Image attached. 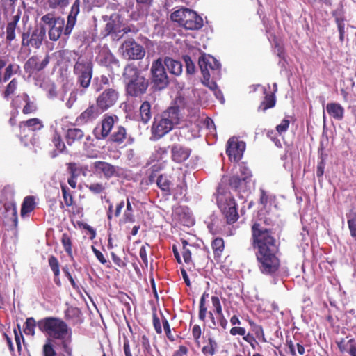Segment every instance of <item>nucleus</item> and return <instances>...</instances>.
Instances as JSON below:
<instances>
[{
  "label": "nucleus",
  "mask_w": 356,
  "mask_h": 356,
  "mask_svg": "<svg viewBox=\"0 0 356 356\" xmlns=\"http://www.w3.org/2000/svg\"><path fill=\"white\" fill-rule=\"evenodd\" d=\"M140 115L141 121L144 124H147L151 119V105L148 102L145 101L141 104L140 108Z\"/></svg>",
  "instance_id": "c85d7f7f"
},
{
  "label": "nucleus",
  "mask_w": 356,
  "mask_h": 356,
  "mask_svg": "<svg viewBox=\"0 0 356 356\" xmlns=\"http://www.w3.org/2000/svg\"><path fill=\"white\" fill-rule=\"evenodd\" d=\"M61 241L65 250L70 256H71L72 254V250L70 237L66 234H63Z\"/></svg>",
  "instance_id": "79ce46f5"
},
{
  "label": "nucleus",
  "mask_w": 356,
  "mask_h": 356,
  "mask_svg": "<svg viewBox=\"0 0 356 356\" xmlns=\"http://www.w3.org/2000/svg\"><path fill=\"white\" fill-rule=\"evenodd\" d=\"M74 73L83 88H88L92 76V64L90 58L79 56L74 67Z\"/></svg>",
  "instance_id": "423d86ee"
},
{
  "label": "nucleus",
  "mask_w": 356,
  "mask_h": 356,
  "mask_svg": "<svg viewBox=\"0 0 356 356\" xmlns=\"http://www.w3.org/2000/svg\"><path fill=\"white\" fill-rule=\"evenodd\" d=\"M185 100L184 98H183ZM184 115H187L190 118V121L194 123L195 128L193 130L192 136L195 137L198 136L200 129L201 127L202 119H200V110L197 108H188L186 106V101H184Z\"/></svg>",
  "instance_id": "f3484780"
},
{
  "label": "nucleus",
  "mask_w": 356,
  "mask_h": 356,
  "mask_svg": "<svg viewBox=\"0 0 356 356\" xmlns=\"http://www.w3.org/2000/svg\"><path fill=\"white\" fill-rule=\"evenodd\" d=\"M45 29L42 28L40 29L34 30L30 38L29 35L24 34L22 39V44L24 45H31L35 48H39L42 44V40L45 36Z\"/></svg>",
  "instance_id": "a211bd4d"
},
{
  "label": "nucleus",
  "mask_w": 356,
  "mask_h": 356,
  "mask_svg": "<svg viewBox=\"0 0 356 356\" xmlns=\"http://www.w3.org/2000/svg\"><path fill=\"white\" fill-rule=\"evenodd\" d=\"M68 170L71 177L77 178L80 175L81 169L76 163H69Z\"/></svg>",
  "instance_id": "864d4df0"
},
{
  "label": "nucleus",
  "mask_w": 356,
  "mask_h": 356,
  "mask_svg": "<svg viewBox=\"0 0 356 356\" xmlns=\"http://www.w3.org/2000/svg\"><path fill=\"white\" fill-rule=\"evenodd\" d=\"M245 149V143L244 142L232 138L227 142L226 152L231 161H238L242 158Z\"/></svg>",
  "instance_id": "ddd939ff"
},
{
  "label": "nucleus",
  "mask_w": 356,
  "mask_h": 356,
  "mask_svg": "<svg viewBox=\"0 0 356 356\" xmlns=\"http://www.w3.org/2000/svg\"><path fill=\"white\" fill-rule=\"evenodd\" d=\"M48 261L55 277H58L60 274L59 264L58 259L54 256H50L49 257Z\"/></svg>",
  "instance_id": "ea45409f"
},
{
  "label": "nucleus",
  "mask_w": 356,
  "mask_h": 356,
  "mask_svg": "<svg viewBox=\"0 0 356 356\" xmlns=\"http://www.w3.org/2000/svg\"><path fill=\"white\" fill-rule=\"evenodd\" d=\"M202 83L207 87H208L211 91H214L218 88V86L216 82L213 81H210V77H208L207 80H206L205 76H203Z\"/></svg>",
  "instance_id": "052dcab7"
},
{
  "label": "nucleus",
  "mask_w": 356,
  "mask_h": 356,
  "mask_svg": "<svg viewBox=\"0 0 356 356\" xmlns=\"http://www.w3.org/2000/svg\"><path fill=\"white\" fill-rule=\"evenodd\" d=\"M36 322L33 318H29L25 323L24 332L26 335L33 336L35 334V327Z\"/></svg>",
  "instance_id": "f704fd0d"
},
{
  "label": "nucleus",
  "mask_w": 356,
  "mask_h": 356,
  "mask_svg": "<svg viewBox=\"0 0 356 356\" xmlns=\"http://www.w3.org/2000/svg\"><path fill=\"white\" fill-rule=\"evenodd\" d=\"M15 333V339L16 342V345L17 346V350L20 353L22 350L21 340H23V336L21 333L20 330H19V333L16 330H14Z\"/></svg>",
  "instance_id": "0e129e2a"
},
{
  "label": "nucleus",
  "mask_w": 356,
  "mask_h": 356,
  "mask_svg": "<svg viewBox=\"0 0 356 356\" xmlns=\"http://www.w3.org/2000/svg\"><path fill=\"white\" fill-rule=\"evenodd\" d=\"M65 25V20L63 18L57 17L55 24H53L49 31V37L51 40H58L63 32V27Z\"/></svg>",
  "instance_id": "5701e85b"
},
{
  "label": "nucleus",
  "mask_w": 356,
  "mask_h": 356,
  "mask_svg": "<svg viewBox=\"0 0 356 356\" xmlns=\"http://www.w3.org/2000/svg\"><path fill=\"white\" fill-rule=\"evenodd\" d=\"M102 111L97 105H90L87 109L82 112L77 118L79 123H87L95 120Z\"/></svg>",
  "instance_id": "aec40b11"
},
{
  "label": "nucleus",
  "mask_w": 356,
  "mask_h": 356,
  "mask_svg": "<svg viewBox=\"0 0 356 356\" xmlns=\"http://www.w3.org/2000/svg\"><path fill=\"white\" fill-rule=\"evenodd\" d=\"M172 160L177 163L186 161L190 156L191 150L179 145H175L171 148Z\"/></svg>",
  "instance_id": "412c9836"
},
{
  "label": "nucleus",
  "mask_w": 356,
  "mask_h": 356,
  "mask_svg": "<svg viewBox=\"0 0 356 356\" xmlns=\"http://www.w3.org/2000/svg\"><path fill=\"white\" fill-rule=\"evenodd\" d=\"M184 100L179 97L175 100L174 104L163 113L161 116L155 118L152 127V134L154 138L159 139L171 131L174 125L179 124L184 118Z\"/></svg>",
  "instance_id": "7ed1b4c3"
},
{
  "label": "nucleus",
  "mask_w": 356,
  "mask_h": 356,
  "mask_svg": "<svg viewBox=\"0 0 356 356\" xmlns=\"http://www.w3.org/2000/svg\"><path fill=\"white\" fill-rule=\"evenodd\" d=\"M84 136L83 131L78 128L69 129L66 133V140L68 145L79 141Z\"/></svg>",
  "instance_id": "bb28decb"
},
{
  "label": "nucleus",
  "mask_w": 356,
  "mask_h": 356,
  "mask_svg": "<svg viewBox=\"0 0 356 356\" xmlns=\"http://www.w3.org/2000/svg\"><path fill=\"white\" fill-rule=\"evenodd\" d=\"M168 151L164 147H158L153 154L155 160L159 161L167 156Z\"/></svg>",
  "instance_id": "603ef678"
},
{
  "label": "nucleus",
  "mask_w": 356,
  "mask_h": 356,
  "mask_svg": "<svg viewBox=\"0 0 356 356\" xmlns=\"http://www.w3.org/2000/svg\"><path fill=\"white\" fill-rule=\"evenodd\" d=\"M275 104V99L273 95H266L264 101L259 107V110L266 111L268 108H273Z\"/></svg>",
  "instance_id": "4c0bfd02"
},
{
  "label": "nucleus",
  "mask_w": 356,
  "mask_h": 356,
  "mask_svg": "<svg viewBox=\"0 0 356 356\" xmlns=\"http://www.w3.org/2000/svg\"><path fill=\"white\" fill-rule=\"evenodd\" d=\"M119 51L122 58L126 60H140L145 55L144 47L133 39L124 41Z\"/></svg>",
  "instance_id": "6e6552de"
},
{
  "label": "nucleus",
  "mask_w": 356,
  "mask_h": 356,
  "mask_svg": "<svg viewBox=\"0 0 356 356\" xmlns=\"http://www.w3.org/2000/svg\"><path fill=\"white\" fill-rule=\"evenodd\" d=\"M118 118L115 115H110L106 114L102 120V127L100 130V136L97 135V129L95 130L96 138L97 139L106 138L111 133V131L115 127V124L118 122Z\"/></svg>",
  "instance_id": "2eb2a0df"
},
{
  "label": "nucleus",
  "mask_w": 356,
  "mask_h": 356,
  "mask_svg": "<svg viewBox=\"0 0 356 356\" xmlns=\"http://www.w3.org/2000/svg\"><path fill=\"white\" fill-rule=\"evenodd\" d=\"M147 248H149V244L145 243V245H143L140 247V250H139V256L145 266H147V265H148L147 250Z\"/></svg>",
  "instance_id": "49530a36"
},
{
  "label": "nucleus",
  "mask_w": 356,
  "mask_h": 356,
  "mask_svg": "<svg viewBox=\"0 0 356 356\" xmlns=\"http://www.w3.org/2000/svg\"><path fill=\"white\" fill-rule=\"evenodd\" d=\"M183 248H182V256L184 260L186 263H189L191 261V252L188 248H187V245H188L186 241L182 242Z\"/></svg>",
  "instance_id": "09e8293b"
},
{
  "label": "nucleus",
  "mask_w": 356,
  "mask_h": 356,
  "mask_svg": "<svg viewBox=\"0 0 356 356\" xmlns=\"http://www.w3.org/2000/svg\"><path fill=\"white\" fill-rule=\"evenodd\" d=\"M348 228L353 237H356V222L354 220H348Z\"/></svg>",
  "instance_id": "774afa93"
},
{
  "label": "nucleus",
  "mask_w": 356,
  "mask_h": 356,
  "mask_svg": "<svg viewBox=\"0 0 356 356\" xmlns=\"http://www.w3.org/2000/svg\"><path fill=\"white\" fill-rule=\"evenodd\" d=\"M260 199L259 202L264 207H266L268 202H270L272 200V196L267 193L264 189H260Z\"/></svg>",
  "instance_id": "3c124183"
},
{
  "label": "nucleus",
  "mask_w": 356,
  "mask_h": 356,
  "mask_svg": "<svg viewBox=\"0 0 356 356\" xmlns=\"http://www.w3.org/2000/svg\"><path fill=\"white\" fill-rule=\"evenodd\" d=\"M22 98L24 101L26 102V105L24 106L23 108V113L24 114L32 113L36 111L37 108L35 104L33 102L29 101V96L26 94H24Z\"/></svg>",
  "instance_id": "e433bc0d"
},
{
  "label": "nucleus",
  "mask_w": 356,
  "mask_h": 356,
  "mask_svg": "<svg viewBox=\"0 0 356 356\" xmlns=\"http://www.w3.org/2000/svg\"><path fill=\"white\" fill-rule=\"evenodd\" d=\"M17 81L15 79H13L9 83V84L6 87V89L5 90V92H4V97L5 98H6V99L8 98V97L15 92V90L17 88Z\"/></svg>",
  "instance_id": "8fccbe9b"
},
{
  "label": "nucleus",
  "mask_w": 356,
  "mask_h": 356,
  "mask_svg": "<svg viewBox=\"0 0 356 356\" xmlns=\"http://www.w3.org/2000/svg\"><path fill=\"white\" fill-rule=\"evenodd\" d=\"M252 245L257 249L256 257L260 271L265 275H273L280 267L275 239L270 232L259 224L252 227Z\"/></svg>",
  "instance_id": "f257e3e1"
},
{
  "label": "nucleus",
  "mask_w": 356,
  "mask_h": 356,
  "mask_svg": "<svg viewBox=\"0 0 356 356\" xmlns=\"http://www.w3.org/2000/svg\"><path fill=\"white\" fill-rule=\"evenodd\" d=\"M49 63V56L46 55L44 57L40 56H33L29 58L24 65V69L27 72L33 73L43 70Z\"/></svg>",
  "instance_id": "4468645a"
},
{
  "label": "nucleus",
  "mask_w": 356,
  "mask_h": 356,
  "mask_svg": "<svg viewBox=\"0 0 356 356\" xmlns=\"http://www.w3.org/2000/svg\"><path fill=\"white\" fill-rule=\"evenodd\" d=\"M216 322L218 323V326H220L223 330H225L227 326V321L224 316L223 312H221V314H216Z\"/></svg>",
  "instance_id": "bf43d9fd"
},
{
  "label": "nucleus",
  "mask_w": 356,
  "mask_h": 356,
  "mask_svg": "<svg viewBox=\"0 0 356 356\" xmlns=\"http://www.w3.org/2000/svg\"><path fill=\"white\" fill-rule=\"evenodd\" d=\"M289 120L288 119H284L282 122L276 127L277 131L282 134L287 131L289 126Z\"/></svg>",
  "instance_id": "5fc2aeb1"
},
{
  "label": "nucleus",
  "mask_w": 356,
  "mask_h": 356,
  "mask_svg": "<svg viewBox=\"0 0 356 356\" xmlns=\"http://www.w3.org/2000/svg\"><path fill=\"white\" fill-rule=\"evenodd\" d=\"M218 207L229 224L235 222L238 218L236 202L230 194L219 195Z\"/></svg>",
  "instance_id": "0eeeda50"
},
{
  "label": "nucleus",
  "mask_w": 356,
  "mask_h": 356,
  "mask_svg": "<svg viewBox=\"0 0 356 356\" xmlns=\"http://www.w3.org/2000/svg\"><path fill=\"white\" fill-rule=\"evenodd\" d=\"M122 77L127 92L129 95L138 97L146 92L148 81L135 65H127L124 69Z\"/></svg>",
  "instance_id": "20e7f679"
},
{
  "label": "nucleus",
  "mask_w": 356,
  "mask_h": 356,
  "mask_svg": "<svg viewBox=\"0 0 356 356\" xmlns=\"http://www.w3.org/2000/svg\"><path fill=\"white\" fill-rule=\"evenodd\" d=\"M19 127L21 133H25L26 130L35 131L43 127L42 122L38 118H31L26 121L20 122Z\"/></svg>",
  "instance_id": "b1692460"
},
{
  "label": "nucleus",
  "mask_w": 356,
  "mask_h": 356,
  "mask_svg": "<svg viewBox=\"0 0 356 356\" xmlns=\"http://www.w3.org/2000/svg\"><path fill=\"white\" fill-rule=\"evenodd\" d=\"M61 190L65 204L67 207L71 206L73 203V197L72 195L68 192L67 187L65 185H61Z\"/></svg>",
  "instance_id": "a19ab883"
},
{
  "label": "nucleus",
  "mask_w": 356,
  "mask_h": 356,
  "mask_svg": "<svg viewBox=\"0 0 356 356\" xmlns=\"http://www.w3.org/2000/svg\"><path fill=\"white\" fill-rule=\"evenodd\" d=\"M156 184L159 188L165 192L166 194L169 195L170 193L172 184L167 176L160 175L157 179Z\"/></svg>",
  "instance_id": "2f4dec72"
},
{
  "label": "nucleus",
  "mask_w": 356,
  "mask_h": 356,
  "mask_svg": "<svg viewBox=\"0 0 356 356\" xmlns=\"http://www.w3.org/2000/svg\"><path fill=\"white\" fill-rule=\"evenodd\" d=\"M119 98V92L114 88H106L99 95L96 104L104 112L115 104Z\"/></svg>",
  "instance_id": "9b49d317"
},
{
  "label": "nucleus",
  "mask_w": 356,
  "mask_h": 356,
  "mask_svg": "<svg viewBox=\"0 0 356 356\" xmlns=\"http://www.w3.org/2000/svg\"><path fill=\"white\" fill-rule=\"evenodd\" d=\"M212 249L215 255L220 256L224 250V241L221 238H216L213 240L211 243Z\"/></svg>",
  "instance_id": "473e14b6"
},
{
  "label": "nucleus",
  "mask_w": 356,
  "mask_h": 356,
  "mask_svg": "<svg viewBox=\"0 0 356 356\" xmlns=\"http://www.w3.org/2000/svg\"><path fill=\"white\" fill-rule=\"evenodd\" d=\"M134 200V197H127L126 209L122 215V218L120 220V223L134 222L135 221L134 209L132 207V203Z\"/></svg>",
  "instance_id": "a878e982"
},
{
  "label": "nucleus",
  "mask_w": 356,
  "mask_h": 356,
  "mask_svg": "<svg viewBox=\"0 0 356 356\" xmlns=\"http://www.w3.org/2000/svg\"><path fill=\"white\" fill-rule=\"evenodd\" d=\"M246 333V330L243 327H234L230 330V334L233 336L236 335H245Z\"/></svg>",
  "instance_id": "69168bd1"
},
{
  "label": "nucleus",
  "mask_w": 356,
  "mask_h": 356,
  "mask_svg": "<svg viewBox=\"0 0 356 356\" xmlns=\"http://www.w3.org/2000/svg\"><path fill=\"white\" fill-rule=\"evenodd\" d=\"M92 252H94L95 255L96 256L97 259L99 260V261L102 264H105L107 262V260L103 255V254L98 250L97 248H95L93 245L92 246Z\"/></svg>",
  "instance_id": "e2e57ef3"
},
{
  "label": "nucleus",
  "mask_w": 356,
  "mask_h": 356,
  "mask_svg": "<svg viewBox=\"0 0 356 356\" xmlns=\"http://www.w3.org/2000/svg\"><path fill=\"white\" fill-rule=\"evenodd\" d=\"M35 208V200L33 197L27 196L24 198L21 209V216H24L31 212Z\"/></svg>",
  "instance_id": "c756f323"
},
{
  "label": "nucleus",
  "mask_w": 356,
  "mask_h": 356,
  "mask_svg": "<svg viewBox=\"0 0 356 356\" xmlns=\"http://www.w3.org/2000/svg\"><path fill=\"white\" fill-rule=\"evenodd\" d=\"M49 5L52 8L58 6L64 7L67 5L68 0H49Z\"/></svg>",
  "instance_id": "680f3d73"
},
{
  "label": "nucleus",
  "mask_w": 356,
  "mask_h": 356,
  "mask_svg": "<svg viewBox=\"0 0 356 356\" xmlns=\"http://www.w3.org/2000/svg\"><path fill=\"white\" fill-rule=\"evenodd\" d=\"M19 20V15H16L13 16L11 21L8 22L6 27V33H7V39L9 40H13L15 37V31L16 29L17 24Z\"/></svg>",
  "instance_id": "7c9ffc66"
},
{
  "label": "nucleus",
  "mask_w": 356,
  "mask_h": 356,
  "mask_svg": "<svg viewBox=\"0 0 356 356\" xmlns=\"http://www.w3.org/2000/svg\"><path fill=\"white\" fill-rule=\"evenodd\" d=\"M184 60L186 66V72L193 74L195 72V65L188 56H184Z\"/></svg>",
  "instance_id": "13d9d810"
},
{
  "label": "nucleus",
  "mask_w": 356,
  "mask_h": 356,
  "mask_svg": "<svg viewBox=\"0 0 356 356\" xmlns=\"http://www.w3.org/2000/svg\"><path fill=\"white\" fill-rule=\"evenodd\" d=\"M211 303L216 314H221L222 312L221 303L218 296H211Z\"/></svg>",
  "instance_id": "de8ad7c7"
},
{
  "label": "nucleus",
  "mask_w": 356,
  "mask_h": 356,
  "mask_svg": "<svg viewBox=\"0 0 356 356\" xmlns=\"http://www.w3.org/2000/svg\"><path fill=\"white\" fill-rule=\"evenodd\" d=\"M80 0H75L73 3L70 14L67 17V22L64 30L65 35H69L72 31L76 22V17L80 11Z\"/></svg>",
  "instance_id": "6ab92c4d"
},
{
  "label": "nucleus",
  "mask_w": 356,
  "mask_h": 356,
  "mask_svg": "<svg viewBox=\"0 0 356 356\" xmlns=\"http://www.w3.org/2000/svg\"><path fill=\"white\" fill-rule=\"evenodd\" d=\"M93 168L96 173L103 174L106 179L117 175L119 170L117 166L100 161L93 163Z\"/></svg>",
  "instance_id": "dca6fc26"
},
{
  "label": "nucleus",
  "mask_w": 356,
  "mask_h": 356,
  "mask_svg": "<svg viewBox=\"0 0 356 356\" xmlns=\"http://www.w3.org/2000/svg\"><path fill=\"white\" fill-rule=\"evenodd\" d=\"M250 325L252 326V330L254 332L256 337L261 341L266 343V339L264 335V330L262 327L259 325H257L254 323L250 322Z\"/></svg>",
  "instance_id": "58836bf2"
},
{
  "label": "nucleus",
  "mask_w": 356,
  "mask_h": 356,
  "mask_svg": "<svg viewBox=\"0 0 356 356\" xmlns=\"http://www.w3.org/2000/svg\"><path fill=\"white\" fill-rule=\"evenodd\" d=\"M6 210V218H8V220H10L11 222H13V225H16L17 222V209L15 207L11 205V206H6L5 207Z\"/></svg>",
  "instance_id": "72a5a7b5"
},
{
  "label": "nucleus",
  "mask_w": 356,
  "mask_h": 356,
  "mask_svg": "<svg viewBox=\"0 0 356 356\" xmlns=\"http://www.w3.org/2000/svg\"><path fill=\"white\" fill-rule=\"evenodd\" d=\"M56 17H54L52 13H48L42 17L41 20L45 24L49 25L50 27L55 24V21H56Z\"/></svg>",
  "instance_id": "6e6d98bb"
},
{
  "label": "nucleus",
  "mask_w": 356,
  "mask_h": 356,
  "mask_svg": "<svg viewBox=\"0 0 356 356\" xmlns=\"http://www.w3.org/2000/svg\"><path fill=\"white\" fill-rule=\"evenodd\" d=\"M151 74L152 81L154 87L157 89H163L168 85V77L161 58H158L152 63Z\"/></svg>",
  "instance_id": "1a4fd4ad"
},
{
  "label": "nucleus",
  "mask_w": 356,
  "mask_h": 356,
  "mask_svg": "<svg viewBox=\"0 0 356 356\" xmlns=\"http://www.w3.org/2000/svg\"><path fill=\"white\" fill-rule=\"evenodd\" d=\"M52 142L54 146L60 152H62L65 148V143L62 141L60 136L57 134L54 135Z\"/></svg>",
  "instance_id": "a18cd8bd"
},
{
  "label": "nucleus",
  "mask_w": 356,
  "mask_h": 356,
  "mask_svg": "<svg viewBox=\"0 0 356 356\" xmlns=\"http://www.w3.org/2000/svg\"><path fill=\"white\" fill-rule=\"evenodd\" d=\"M86 188L93 193L99 194L105 190V186L102 183H92L86 185Z\"/></svg>",
  "instance_id": "c03bdc74"
},
{
  "label": "nucleus",
  "mask_w": 356,
  "mask_h": 356,
  "mask_svg": "<svg viewBox=\"0 0 356 356\" xmlns=\"http://www.w3.org/2000/svg\"><path fill=\"white\" fill-rule=\"evenodd\" d=\"M198 63L202 76H205L206 80L211 76L213 78L219 76L220 64L214 57L204 54L199 58Z\"/></svg>",
  "instance_id": "9d476101"
},
{
  "label": "nucleus",
  "mask_w": 356,
  "mask_h": 356,
  "mask_svg": "<svg viewBox=\"0 0 356 356\" xmlns=\"http://www.w3.org/2000/svg\"><path fill=\"white\" fill-rule=\"evenodd\" d=\"M76 99H77V92L76 90H73L69 95V97L65 103L66 106L68 108H71L72 107L73 104L76 102Z\"/></svg>",
  "instance_id": "4d7b16f0"
},
{
  "label": "nucleus",
  "mask_w": 356,
  "mask_h": 356,
  "mask_svg": "<svg viewBox=\"0 0 356 356\" xmlns=\"http://www.w3.org/2000/svg\"><path fill=\"white\" fill-rule=\"evenodd\" d=\"M239 171L240 177L233 176L229 181L230 185L236 188H240L244 184L245 185L248 184V187L250 188L251 185H253L251 179L252 172L250 170L245 163H241L239 165Z\"/></svg>",
  "instance_id": "f8f14e48"
},
{
  "label": "nucleus",
  "mask_w": 356,
  "mask_h": 356,
  "mask_svg": "<svg viewBox=\"0 0 356 356\" xmlns=\"http://www.w3.org/2000/svg\"><path fill=\"white\" fill-rule=\"evenodd\" d=\"M127 136V131L125 128L121 125H117L113 132L110 135V139L113 142L121 144L124 142Z\"/></svg>",
  "instance_id": "cd10ccee"
},
{
  "label": "nucleus",
  "mask_w": 356,
  "mask_h": 356,
  "mask_svg": "<svg viewBox=\"0 0 356 356\" xmlns=\"http://www.w3.org/2000/svg\"><path fill=\"white\" fill-rule=\"evenodd\" d=\"M204 125L208 129L211 131V130H215V124L213 120L211 118H205L204 120H202L201 125Z\"/></svg>",
  "instance_id": "338daca9"
},
{
  "label": "nucleus",
  "mask_w": 356,
  "mask_h": 356,
  "mask_svg": "<svg viewBox=\"0 0 356 356\" xmlns=\"http://www.w3.org/2000/svg\"><path fill=\"white\" fill-rule=\"evenodd\" d=\"M208 296V294L203 293L200 298V309H199V313H198V317L201 321H204L206 318V315L208 314L207 308L206 307L204 303H205V297Z\"/></svg>",
  "instance_id": "c9c22d12"
},
{
  "label": "nucleus",
  "mask_w": 356,
  "mask_h": 356,
  "mask_svg": "<svg viewBox=\"0 0 356 356\" xmlns=\"http://www.w3.org/2000/svg\"><path fill=\"white\" fill-rule=\"evenodd\" d=\"M171 19L188 30H198L203 26L202 18L188 8H181L173 12Z\"/></svg>",
  "instance_id": "39448f33"
},
{
  "label": "nucleus",
  "mask_w": 356,
  "mask_h": 356,
  "mask_svg": "<svg viewBox=\"0 0 356 356\" xmlns=\"http://www.w3.org/2000/svg\"><path fill=\"white\" fill-rule=\"evenodd\" d=\"M38 326L48 337L47 340L60 341L63 350L67 356L72 355V348L70 346L72 331L64 321L56 317H46L38 322Z\"/></svg>",
  "instance_id": "f03ea898"
},
{
  "label": "nucleus",
  "mask_w": 356,
  "mask_h": 356,
  "mask_svg": "<svg viewBox=\"0 0 356 356\" xmlns=\"http://www.w3.org/2000/svg\"><path fill=\"white\" fill-rule=\"evenodd\" d=\"M44 356H56V351L53 347L52 341L47 340L43 346Z\"/></svg>",
  "instance_id": "37998d69"
},
{
  "label": "nucleus",
  "mask_w": 356,
  "mask_h": 356,
  "mask_svg": "<svg viewBox=\"0 0 356 356\" xmlns=\"http://www.w3.org/2000/svg\"><path fill=\"white\" fill-rule=\"evenodd\" d=\"M163 65L166 66L169 72L175 76H179L182 72V64L180 61L166 57L163 60Z\"/></svg>",
  "instance_id": "393cba45"
},
{
  "label": "nucleus",
  "mask_w": 356,
  "mask_h": 356,
  "mask_svg": "<svg viewBox=\"0 0 356 356\" xmlns=\"http://www.w3.org/2000/svg\"><path fill=\"white\" fill-rule=\"evenodd\" d=\"M326 111L332 118L337 121L342 120L344 117V108L339 103H328L326 105Z\"/></svg>",
  "instance_id": "4be33fe9"
}]
</instances>
